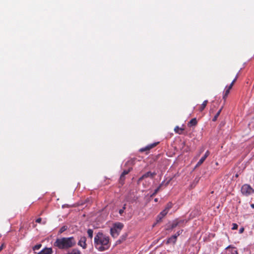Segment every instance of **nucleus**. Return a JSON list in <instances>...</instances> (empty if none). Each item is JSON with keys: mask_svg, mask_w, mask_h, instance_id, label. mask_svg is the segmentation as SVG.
Listing matches in <instances>:
<instances>
[{"mask_svg": "<svg viewBox=\"0 0 254 254\" xmlns=\"http://www.w3.org/2000/svg\"><path fill=\"white\" fill-rule=\"evenodd\" d=\"M94 247L99 252H104L109 249L111 246L109 236L102 232H98L94 238Z\"/></svg>", "mask_w": 254, "mask_h": 254, "instance_id": "obj_1", "label": "nucleus"}, {"mask_svg": "<svg viewBox=\"0 0 254 254\" xmlns=\"http://www.w3.org/2000/svg\"><path fill=\"white\" fill-rule=\"evenodd\" d=\"M76 240L73 237H62L56 239L53 246L60 250H68L74 247Z\"/></svg>", "mask_w": 254, "mask_h": 254, "instance_id": "obj_2", "label": "nucleus"}, {"mask_svg": "<svg viewBox=\"0 0 254 254\" xmlns=\"http://www.w3.org/2000/svg\"><path fill=\"white\" fill-rule=\"evenodd\" d=\"M241 192L244 196H248L254 193V189L250 185L246 184L242 186Z\"/></svg>", "mask_w": 254, "mask_h": 254, "instance_id": "obj_3", "label": "nucleus"}, {"mask_svg": "<svg viewBox=\"0 0 254 254\" xmlns=\"http://www.w3.org/2000/svg\"><path fill=\"white\" fill-rule=\"evenodd\" d=\"M221 254H238V251L235 247L229 245Z\"/></svg>", "mask_w": 254, "mask_h": 254, "instance_id": "obj_4", "label": "nucleus"}, {"mask_svg": "<svg viewBox=\"0 0 254 254\" xmlns=\"http://www.w3.org/2000/svg\"><path fill=\"white\" fill-rule=\"evenodd\" d=\"M86 238L85 236L80 237L77 245L81 247L83 249H85L87 248Z\"/></svg>", "mask_w": 254, "mask_h": 254, "instance_id": "obj_5", "label": "nucleus"}, {"mask_svg": "<svg viewBox=\"0 0 254 254\" xmlns=\"http://www.w3.org/2000/svg\"><path fill=\"white\" fill-rule=\"evenodd\" d=\"M158 143L159 142H155V143L149 144V145H147L146 146H145V147L140 148L139 149V151L141 152H144V151H148L150 150L151 149L155 147L158 144Z\"/></svg>", "mask_w": 254, "mask_h": 254, "instance_id": "obj_6", "label": "nucleus"}, {"mask_svg": "<svg viewBox=\"0 0 254 254\" xmlns=\"http://www.w3.org/2000/svg\"><path fill=\"white\" fill-rule=\"evenodd\" d=\"M210 152L208 150H207L204 155L199 159V160L197 163L195 167H197L200 166L205 160L206 158L209 155Z\"/></svg>", "mask_w": 254, "mask_h": 254, "instance_id": "obj_7", "label": "nucleus"}, {"mask_svg": "<svg viewBox=\"0 0 254 254\" xmlns=\"http://www.w3.org/2000/svg\"><path fill=\"white\" fill-rule=\"evenodd\" d=\"M171 179H172V178H169V179H168L167 178L166 179V181L164 180L162 182L161 184L155 190L154 192L153 193V194L151 195V196L155 195L158 192V191H159L160 188L162 186H163V185L166 186L167 185H168L169 184V183L170 182V181H171Z\"/></svg>", "mask_w": 254, "mask_h": 254, "instance_id": "obj_8", "label": "nucleus"}, {"mask_svg": "<svg viewBox=\"0 0 254 254\" xmlns=\"http://www.w3.org/2000/svg\"><path fill=\"white\" fill-rule=\"evenodd\" d=\"M168 213L165 209L162 211L158 215L157 218V222L160 221Z\"/></svg>", "mask_w": 254, "mask_h": 254, "instance_id": "obj_9", "label": "nucleus"}, {"mask_svg": "<svg viewBox=\"0 0 254 254\" xmlns=\"http://www.w3.org/2000/svg\"><path fill=\"white\" fill-rule=\"evenodd\" d=\"M120 232V231L116 229L115 228H114L113 227L111 228L110 229L111 235L112 236V237H115V238H116L119 236Z\"/></svg>", "mask_w": 254, "mask_h": 254, "instance_id": "obj_10", "label": "nucleus"}, {"mask_svg": "<svg viewBox=\"0 0 254 254\" xmlns=\"http://www.w3.org/2000/svg\"><path fill=\"white\" fill-rule=\"evenodd\" d=\"M53 253L52 249L50 248H45V249L42 250L38 254H52Z\"/></svg>", "mask_w": 254, "mask_h": 254, "instance_id": "obj_11", "label": "nucleus"}, {"mask_svg": "<svg viewBox=\"0 0 254 254\" xmlns=\"http://www.w3.org/2000/svg\"><path fill=\"white\" fill-rule=\"evenodd\" d=\"M197 124V121L196 118L192 119L188 124L189 127H195Z\"/></svg>", "mask_w": 254, "mask_h": 254, "instance_id": "obj_12", "label": "nucleus"}, {"mask_svg": "<svg viewBox=\"0 0 254 254\" xmlns=\"http://www.w3.org/2000/svg\"><path fill=\"white\" fill-rule=\"evenodd\" d=\"M178 226H179L178 223V221L177 220H174L172 223L170 225V227L167 228V230H172L175 227H177Z\"/></svg>", "mask_w": 254, "mask_h": 254, "instance_id": "obj_13", "label": "nucleus"}, {"mask_svg": "<svg viewBox=\"0 0 254 254\" xmlns=\"http://www.w3.org/2000/svg\"><path fill=\"white\" fill-rule=\"evenodd\" d=\"M124 227V225L120 222H117L115 223L113 225V228H115L116 229L121 231V230L122 229V228Z\"/></svg>", "mask_w": 254, "mask_h": 254, "instance_id": "obj_14", "label": "nucleus"}, {"mask_svg": "<svg viewBox=\"0 0 254 254\" xmlns=\"http://www.w3.org/2000/svg\"><path fill=\"white\" fill-rule=\"evenodd\" d=\"M177 241V238L176 236H172L171 237L169 238L167 241V244H175L176 242Z\"/></svg>", "mask_w": 254, "mask_h": 254, "instance_id": "obj_15", "label": "nucleus"}, {"mask_svg": "<svg viewBox=\"0 0 254 254\" xmlns=\"http://www.w3.org/2000/svg\"><path fill=\"white\" fill-rule=\"evenodd\" d=\"M208 103V100H204L202 104L200 106L198 110L199 112H202L204 110V109L205 108L207 104Z\"/></svg>", "mask_w": 254, "mask_h": 254, "instance_id": "obj_16", "label": "nucleus"}, {"mask_svg": "<svg viewBox=\"0 0 254 254\" xmlns=\"http://www.w3.org/2000/svg\"><path fill=\"white\" fill-rule=\"evenodd\" d=\"M184 130V128L179 127L178 126H176L174 128L175 132L179 134H182Z\"/></svg>", "mask_w": 254, "mask_h": 254, "instance_id": "obj_17", "label": "nucleus"}, {"mask_svg": "<svg viewBox=\"0 0 254 254\" xmlns=\"http://www.w3.org/2000/svg\"><path fill=\"white\" fill-rule=\"evenodd\" d=\"M231 89H229V86L228 87H226V89L224 92V94L223 95V98L225 100L226 98L227 97L228 94L230 93V90Z\"/></svg>", "mask_w": 254, "mask_h": 254, "instance_id": "obj_18", "label": "nucleus"}, {"mask_svg": "<svg viewBox=\"0 0 254 254\" xmlns=\"http://www.w3.org/2000/svg\"><path fill=\"white\" fill-rule=\"evenodd\" d=\"M222 110V107L219 109V110L217 112V113L216 114V115L214 116V117L212 119L213 122H215L217 121V118H218L219 116L220 115Z\"/></svg>", "mask_w": 254, "mask_h": 254, "instance_id": "obj_19", "label": "nucleus"}, {"mask_svg": "<svg viewBox=\"0 0 254 254\" xmlns=\"http://www.w3.org/2000/svg\"><path fill=\"white\" fill-rule=\"evenodd\" d=\"M178 221V224L179 226H183L184 224L187 222L186 220L184 219H176Z\"/></svg>", "mask_w": 254, "mask_h": 254, "instance_id": "obj_20", "label": "nucleus"}, {"mask_svg": "<svg viewBox=\"0 0 254 254\" xmlns=\"http://www.w3.org/2000/svg\"><path fill=\"white\" fill-rule=\"evenodd\" d=\"M132 170L131 167H129L127 169H124L121 175H127Z\"/></svg>", "mask_w": 254, "mask_h": 254, "instance_id": "obj_21", "label": "nucleus"}, {"mask_svg": "<svg viewBox=\"0 0 254 254\" xmlns=\"http://www.w3.org/2000/svg\"><path fill=\"white\" fill-rule=\"evenodd\" d=\"M87 233L88 237L90 239H92L93 237V230L92 229H89L87 230Z\"/></svg>", "mask_w": 254, "mask_h": 254, "instance_id": "obj_22", "label": "nucleus"}, {"mask_svg": "<svg viewBox=\"0 0 254 254\" xmlns=\"http://www.w3.org/2000/svg\"><path fill=\"white\" fill-rule=\"evenodd\" d=\"M126 238V236H122V237L120 238V239L117 240L116 243V245L120 244L122 243L123 241L125 240Z\"/></svg>", "mask_w": 254, "mask_h": 254, "instance_id": "obj_23", "label": "nucleus"}, {"mask_svg": "<svg viewBox=\"0 0 254 254\" xmlns=\"http://www.w3.org/2000/svg\"><path fill=\"white\" fill-rule=\"evenodd\" d=\"M172 206H173V204L172 203V202H169L167 203V204L166 205V207L165 208V209L168 212H169V210L172 207Z\"/></svg>", "mask_w": 254, "mask_h": 254, "instance_id": "obj_24", "label": "nucleus"}, {"mask_svg": "<svg viewBox=\"0 0 254 254\" xmlns=\"http://www.w3.org/2000/svg\"><path fill=\"white\" fill-rule=\"evenodd\" d=\"M238 77V75L237 74V75L236 76L235 78L234 79V80L232 81L231 83L230 84V85H229V89H231L232 88L233 86L234 85V84L235 83V82L237 80Z\"/></svg>", "mask_w": 254, "mask_h": 254, "instance_id": "obj_25", "label": "nucleus"}, {"mask_svg": "<svg viewBox=\"0 0 254 254\" xmlns=\"http://www.w3.org/2000/svg\"><path fill=\"white\" fill-rule=\"evenodd\" d=\"M66 229H67V227L65 226H64L60 228V229L59 230V233L61 234L62 233H63L64 231H65Z\"/></svg>", "mask_w": 254, "mask_h": 254, "instance_id": "obj_26", "label": "nucleus"}, {"mask_svg": "<svg viewBox=\"0 0 254 254\" xmlns=\"http://www.w3.org/2000/svg\"><path fill=\"white\" fill-rule=\"evenodd\" d=\"M42 247V245L41 244H38V245H35L33 248V250L34 251H38L39 250L41 247Z\"/></svg>", "mask_w": 254, "mask_h": 254, "instance_id": "obj_27", "label": "nucleus"}, {"mask_svg": "<svg viewBox=\"0 0 254 254\" xmlns=\"http://www.w3.org/2000/svg\"><path fill=\"white\" fill-rule=\"evenodd\" d=\"M126 204H124V206L122 208L120 209L119 211V214L121 215H122L124 212V210H125L126 209Z\"/></svg>", "mask_w": 254, "mask_h": 254, "instance_id": "obj_28", "label": "nucleus"}, {"mask_svg": "<svg viewBox=\"0 0 254 254\" xmlns=\"http://www.w3.org/2000/svg\"><path fill=\"white\" fill-rule=\"evenodd\" d=\"M134 161V160H133V159H130V160H128V161L127 162L126 165H128V166H129V165H132V164H133Z\"/></svg>", "mask_w": 254, "mask_h": 254, "instance_id": "obj_29", "label": "nucleus"}, {"mask_svg": "<svg viewBox=\"0 0 254 254\" xmlns=\"http://www.w3.org/2000/svg\"><path fill=\"white\" fill-rule=\"evenodd\" d=\"M183 231V230H180L178 231L175 235H174V236H176V238L177 239V237L182 233Z\"/></svg>", "mask_w": 254, "mask_h": 254, "instance_id": "obj_30", "label": "nucleus"}, {"mask_svg": "<svg viewBox=\"0 0 254 254\" xmlns=\"http://www.w3.org/2000/svg\"><path fill=\"white\" fill-rule=\"evenodd\" d=\"M232 226H233V227L232 228V230H236L238 229V226L236 223H233Z\"/></svg>", "mask_w": 254, "mask_h": 254, "instance_id": "obj_31", "label": "nucleus"}, {"mask_svg": "<svg viewBox=\"0 0 254 254\" xmlns=\"http://www.w3.org/2000/svg\"><path fill=\"white\" fill-rule=\"evenodd\" d=\"M203 151H204V149L203 148H201L199 150V152L198 154L197 155L196 157H199L200 155V154L203 152Z\"/></svg>", "mask_w": 254, "mask_h": 254, "instance_id": "obj_32", "label": "nucleus"}, {"mask_svg": "<svg viewBox=\"0 0 254 254\" xmlns=\"http://www.w3.org/2000/svg\"><path fill=\"white\" fill-rule=\"evenodd\" d=\"M239 231V232L240 234L243 233L244 231V227L240 228Z\"/></svg>", "mask_w": 254, "mask_h": 254, "instance_id": "obj_33", "label": "nucleus"}, {"mask_svg": "<svg viewBox=\"0 0 254 254\" xmlns=\"http://www.w3.org/2000/svg\"><path fill=\"white\" fill-rule=\"evenodd\" d=\"M41 221L42 219L41 218H39L36 220V222L38 223H41Z\"/></svg>", "mask_w": 254, "mask_h": 254, "instance_id": "obj_34", "label": "nucleus"}, {"mask_svg": "<svg viewBox=\"0 0 254 254\" xmlns=\"http://www.w3.org/2000/svg\"><path fill=\"white\" fill-rule=\"evenodd\" d=\"M199 178L198 177H195L194 181L196 182V183H197L199 181Z\"/></svg>", "mask_w": 254, "mask_h": 254, "instance_id": "obj_35", "label": "nucleus"}, {"mask_svg": "<svg viewBox=\"0 0 254 254\" xmlns=\"http://www.w3.org/2000/svg\"><path fill=\"white\" fill-rule=\"evenodd\" d=\"M3 249V245H2L1 246H0V252Z\"/></svg>", "mask_w": 254, "mask_h": 254, "instance_id": "obj_36", "label": "nucleus"}, {"mask_svg": "<svg viewBox=\"0 0 254 254\" xmlns=\"http://www.w3.org/2000/svg\"><path fill=\"white\" fill-rule=\"evenodd\" d=\"M146 175H153L152 174H151L150 172H148L146 173Z\"/></svg>", "mask_w": 254, "mask_h": 254, "instance_id": "obj_37", "label": "nucleus"}, {"mask_svg": "<svg viewBox=\"0 0 254 254\" xmlns=\"http://www.w3.org/2000/svg\"><path fill=\"white\" fill-rule=\"evenodd\" d=\"M125 176H121V177H120V179L122 180L123 179H124Z\"/></svg>", "mask_w": 254, "mask_h": 254, "instance_id": "obj_38", "label": "nucleus"}, {"mask_svg": "<svg viewBox=\"0 0 254 254\" xmlns=\"http://www.w3.org/2000/svg\"><path fill=\"white\" fill-rule=\"evenodd\" d=\"M251 206L252 208H254V204H251Z\"/></svg>", "mask_w": 254, "mask_h": 254, "instance_id": "obj_39", "label": "nucleus"}, {"mask_svg": "<svg viewBox=\"0 0 254 254\" xmlns=\"http://www.w3.org/2000/svg\"><path fill=\"white\" fill-rule=\"evenodd\" d=\"M194 186H195V184H191V185H190V187H191V188H193V187H194Z\"/></svg>", "mask_w": 254, "mask_h": 254, "instance_id": "obj_40", "label": "nucleus"}, {"mask_svg": "<svg viewBox=\"0 0 254 254\" xmlns=\"http://www.w3.org/2000/svg\"><path fill=\"white\" fill-rule=\"evenodd\" d=\"M251 182L253 181L254 183V176L253 177V180L251 179Z\"/></svg>", "mask_w": 254, "mask_h": 254, "instance_id": "obj_41", "label": "nucleus"}, {"mask_svg": "<svg viewBox=\"0 0 254 254\" xmlns=\"http://www.w3.org/2000/svg\"><path fill=\"white\" fill-rule=\"evenodd\" d=\"M144 176H142V177H141L140 179H139V180H141L143 177H144Z\"/></svg>", "mask_w": 254, "mask_h": 254, "instance_id": "obj_42", "label": "nucleus"}, {"mask_svg": "<svg viewBox=\"0 0 254 254\" xmlns=\"http://www.w3.org/2000/svg\"><path fill=\"white\" fill-rule=\"evenodd\" d=\"M154 201H156V202H157V201H158V199H157V198H155V199H154Z\"/></svg>", "mask_w": 254, "mask_h": 254, "instance_id": "obj_43", "label": "nucleus"}]
</instances>
